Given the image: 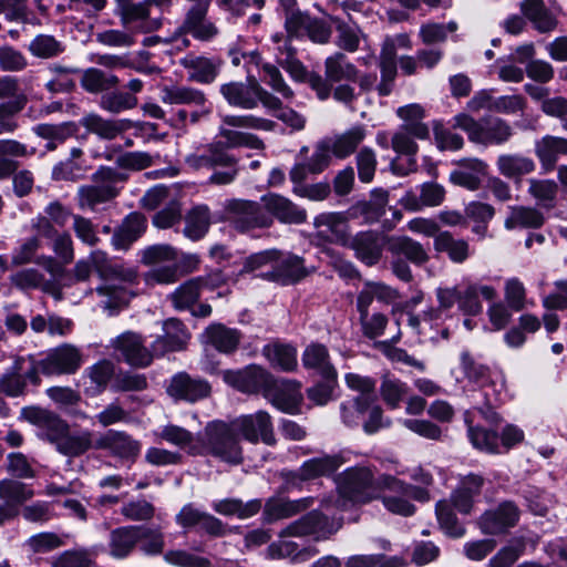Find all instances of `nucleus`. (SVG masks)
Masks as SVG:
<instances>
[{"instance_id":"33","label":"nucleus","mask_w":567,"mask_h":567,"mask_svg":"<svg viewBox=\"0 0 567 567\" xmlns=\"http://www.w3.org/2000/svg\"><path fill=\"white\" fill-rule=\"evenodd\" d=\"M146 218L141 213H131L114 231L112 245L115 249L126 250L145 231Z\"/></svg>"},{"instance_id":"41","label":"nucleus","mask_w":567,"mask_h":567,"mask_svg":"<svg viewBox=\"0 0 567 567\" xmlns=\"http://www.w3.org/2000/svg\"><path fill=\"white\" fill-rule=\"evenodd\" d=\"M445 198V189L442 185L434 182H426L420 186V197L410 193L402 199L405 208L410 210H419L423 206L436 207L440 206Z\"/></svg>"},{"instance_id":"53","label":"nucleus","mask_w":567,"mask_h":567,"mask_svg":"<svg viewBox=\"0 0 567 567\" xmlns=\"http://www.w3.org/2000/svg\"><path fill=\"white\" fill-rule=\"evenodd\" d=\"M205 285L206 280L202 277L185 281L169 296L174 308L177 310L190 309L197 302L200 290Z\"/></svg>"},{"instance_id":"37","label":"nucleus","mask_w":567,"mask_h":567,"mask_svg":"<svg viewBox=\"0 0 567 567\" xmlns=\"http://www.w3.org/2000/svg\"><path fill=\"white\" fill-rule=\"evenodd\" d=\"M359 69L342 52H334L324 60V75L333 83L357 82Z\"/></svg>"},{"instance_id":"1","label":"nucleus","mask_w":567,"mask_h":567,"mask_svg":"<svg viewBox=\"0 0 567 567\" xmlns=\"http://www.w3.org/2000/svg\"><path fill=\"white\" fill-rule=\"evenodd\" d=\"M24 420L39 429L38 436L48 441L62 455L79 457L94 449L93 433L89 430L71 432L69 424L58 414L38 406L21 411Z\"/></svg>"},{"instance_id":"17","label":"nucleus","mask_w":567,"mask_h":567,"mask_svg":"<svg viewBox=\"0 0 567 567\" xmlns=\"http://www.w3.org/2000/svg\"><path fill=\"white\" fill-rule=\"evenodd\" d=\"M518 518L517 506L513 502H504L481 516L480 527L485 535H498L515 526Z\"/></svg>"},{"instance_id":"36","label":"nucleus","mask_w":567,"mask_h":567,"mask_svg":"<svg viewBox=\"0 0 567 567\" xmlns=\"http://www.w3.org/2000/svg\"><path fill=\"white\" fill-rule=\"evenodd\" d=\"M140 526H123L113 529L109 536L110 555L114 558L127 557L140 542Z\"/></svg>"},{"instance_id":"31","label":"nucleus","mask_w":567,"mask_h":567,"mask_svg":"<svg viewBox=\"0 0 567 567\" xmlns=\"http://www.w3.org/2000/svg\"><path fill=\"white\" fill-rule=\"evenodd\" d=\"M123 25L136 24L141 32H153L157 30L162 21L150 17V2H131L117 13Z\"/></svg>"},{"instance_id":"44","label":"nucleus","mask_w":567,"mask_h":567,"mask_svg":"<svg viewBox=\"0 0 567 567\" xmlns=\"http://www.w3.org/2000/svg\"><path fill=\"white\" fill-rule=\"evenodd\" d=\"M388 250L392 255L404 256L415 265H423L429 260V255L423 246L408 236L388 238Z\"/></svg>"},{"instance_id":"24","label":"nucleus","mask_w":567,"mask_h":567,"mask_svg":"<svg viewBox=\"0 0 567 567\" xmlns=\"http://www.w3.org/2000/svg\"><path fill=\"white\" fill-rule=\"evenodd\" d=\"M185 164L193 171L229 166L235 157L224 152L219 144H208L185 156Z\"/></svg>"},{"instance_id":"9","label":"nucleus","mask_w":567,"mask_h":567,"mask_svg":"<svg viewBox=\"0 0 567 567\" xmlns=\"http://www.w3.org/2000/svg\"><path fill=\"white\" fill-rule=\"evenodd\" d=\"M385 243V236L375 230H363L353 236L341 237V246L353 250L355 258L369 267L381 260Z\"/></svg>"},{"instance_id":"56","label":"nucleus","mask_w":567,"mask_h":567,"mask_svg":"<svg viewBox=\"0 0 567 567\" xmlns=\"http://www.w3.org/2000/svg\"><path fill=\"white\" fill-rule=\"evenodd\" d=\"M338 466V460L333 456L316 457L306 461L296 473H292V476L301 481H309L330 475Z\"/></svg>"},{"instance_id":"23","label":"nucleus","mask_w":567,"mask_h":567,"mask_svg":"<svg viewBox=\"0 0 567 567\" xmlns=\"http://www.w3.org/2000/svg\"><path fill=\"white\" fill-rule=\"evenodd\" d=\"M308 275L303 265V259L296 255L278 256L277 261L270 271H267L262 277L267 280L275 281L281 285L295 284Z\"/></svg>"},{"instance_id":"26","label":"nucleus","mask_w":567,"mask_h":567,"mask_svg":"<svg viewBox=\"0 0 567 567\" xmlns=\"http://www.w3.org/2000/svg\"><path fill=\"white\" fill-rule=\"evenodd\" d=\"M164 334L159 336L152 343L155 355H163L166 352L183 350L189 339L185 326L178 319H168L163 324Z\"/></svg>"},{"instance_id":"59","label":"nucleus","mask_w":567,"mask_h":567,"mask_svg":"<svg viewBox=\"0 0 567 567\" xmlns=\"http://www.w3.org/2000/svg\"><path fill=\"white\" fill-rule=\"evenodd\" d=\"M120 80L112 73L104 72L96 68H89L83 71L81 84L90 93H100L115 87Z\"/></svg>"},{"instance_id":"19","label":"nucleus","mask_w":567,"mask_h":567,"mask_svg":"<svg viewBox=\"0 0 567 567\" xmlns=\"http://www.w3.org/2000/svg\"><path fill=\"white\" fill-rule=\"evenodd\" d=\"M210 391L212 386L206 380L192 378L185 372L174 375L167 388L171 396L187 402L203 400L210 394Z\"/></svg>"},{"instance_id":"15","label":"nucleus","mask_w":567,"mask_h":567,"mask_svg":"<svg viewBox=\"0 0 567 567\" xmlns=\"http://www.w3.org/2000/svg\"><path fill=\"white\" fill-rule=\"evenodd\" d=\"M112 347L120 352L123 360L133 367L145 368L150 365L155 357L153 349L150 350L141 334L133 331H125L112 340Z\"/></svg>"},{"instance_id":"47","label":"nucleus","mask_w":567,"mask_h":567,"mask_svg":"<svg viewBox=\"0 0 567 567\" xmlns=\"http://www.w3.org/2000/svg\"><path fill=\"white\" fill-rule=\"evenodd\" d=\"M367 130L363 125H355L334 137L330 152L338 158H347L355 152L364 141Z\"/></svg>"},{"instance_id":"58","label":"nucleus","mask_w":567,"mask_h":567,"mask_svg":"<svg viewBox=\"0 0 567 567\" xmlns=\"http://www.w3.org/2000/svg\"><path fill=\"white\" fill-rule=\"evenodd\" d=\"M78 205L81 209L96 210L99 205L115 198L112 188H101L99 185H84L78 190Z\"/></svg>"},{"instance_id":"39","label":"nucleus","mask_w":567,"mask_h":567,"mask_svg":"<svg viewBox=\"0 0 567 567\" xmlns=\"http://www.w3.org/2000/svg\"><path fill=\"white\" fill-rule=\"evenodd\" d=\"M379 68L381 80L377 90L381 96H388L393 90L398 74L396 56L391 42H383L382 44L379 56Z\"/></svg>"},{"instance_id":"10","label":"nucleus","mask_w":567,"mask_h":567,"mask_svg":"<svg viewBox=\"0 0 567 567\" xmlns=\"http://www.w3.org/2000/svg\"><path fill=\"white\" fill-rule=\"evenodd\" d=\"M162 102L165 104L186 105L192 109L190 123H197L200 117L210 113V104L206 94L187 85H169L162 89Z\"/></svg>"},{"instance_id":"57","label":"nucleus","mask_w":567,"mask_h":567,"mask_svg":"<svg viewBox=\"0 0 567 567\" xmlns=\"http://www.w3.org/2000/svg\"><path fill=\"white\" fill-rule=\"evenodd\" d=\"M210 226V212L205 205L196 206L185 217L184 235L192 240L203 238Z\"/></svg>"},{"instance_id":"28","label":"nucleus","mask_w":567,"mask_h":567,"mask_svg":"<svg viewBox=\"0 0 567 567\" xmlns=\"http://www.w3.org/2000/svg\"><path fill=\"white\" fill-rule=\"evenodd\" d=\"M312 503L313 499L311 497L295 501L285 497H270L264 506V522L270 524L276 520L289 518L308 509Z\"/></svg>"},{"instance_id":"25","label":"nucleus","mask_w":567,"mask_h":567,"mask_svg":"<svg viewBox=\"0 0 567 567\" xmlns=\"http://www.w3.org/2000/svg\"><path fill=\"white\" fill-rule=\"evenodd\" d=\"M115 377V365L112 361L103 359L87 367L82 374L84 393L87 396H96L103 393L113 382Z\"/></svg>"},{"instance_id":"38","label":"nucleus","mask_w":567,"mask_h":567,"mask_svg":"<svg viewBox=\"0 0 567 567\" xmlns=\"http://www.w3.org/2000/svg\"><path fill=\"white\" fill-rule=\"evenodd\" d=\"M302 363L307 369L316 370L324 380L336 381L337 371L329 359L328 349L319 343L308 346L302 354Z\"/></svg>"},{"instance_id":"61","label":"nucleus","mask_w":567,"mask_h":567,"mask_svg":"<svg viewBox=\"0 0 567 567\" xmlns=\"http://www.w3.org/2000/svg\"><path fill=\"white\" fill-rule=\"evenodd\" d=\"M435 514L441 529L450 537L460 538L465 534V528L458 522L452 505L446 499L436 503Z\"/></svg>"},{"instance_id":"42","label":"nucleus","mask_w":567,"mask_h":567,"mask_svg":"<svg viewBox=\"0 0 567 567\" xmlns=\"http://www.w3.org/2000/svg\"><path fill=\"white\" fill-rule=\"evenodd\" d=\"M399 298L392 287L380 281H367L357 297V309H369L374 300L390 305Z\"/></svg>"},{"instance_id":"2","label":"nucleus","mask_w":567,"mask_h":567,"mask_svg":"<svg viewBox=\"0 0 567 567\" xmlns=\"http://www.w3.org/2000/svg\"><path fill=\"white\" fill-rule=\"evenodd\" d=\"M198 454L212 455L225 463H243V447L231 422L214 420L198 434Z\"/></svg>"},{"instance_id":"7","label":"nucleus","mask_w":567,"mask_h":567,"mask_svg":"<svg viewBox=\"0 0 567 567\" xmlns=\"http://www.w3.org/2000/svg\"><path fill=\"white\" fill-rule=\"evenodd\" d=\"M379 476L374 477L368 467H352L343 472L339 480L342 497L358 504L378 498Z\"/></svg>"},{"instance_id":"12","label":"nucleus","mask_w":567,"mask_h":567,"mask_svg":"<svg viewBox=\"0 0 567 567\" xmlns=\"http://www.w3.org/2000/svg\"><path fill=\"white\" fill-rule=\"evenodd\" d=\"M264 396L278 410L296 414L302 402L301 383L296 380L276 379L271 374V381L265 388Z\"/></svg>"},{"instance_id":"5","label":"nucleus","mask_w":567,"mask_h":567,"mask_svg":"<svg viewBox=\"0 0 567 567\" xmlns=\"http://www.w3.org/2000/svg\"><path fill=\"white\" fill-rule=\"evenodd\" d=\"M224 220L240 234L271 227V218L262 208L261 202L230 198L224 203Z\"/></svg>"},{"instance_id":"48","label":"nucleus","mask_w":567,"mask_h":567,"mask_svg":"<svg viewBox=\"0 0 567 567\" xmlns=\"http://www.w3.org/2000/svg\"><path fill=\"white\" fill-rule=\"evenodd\" d=\"M262 354L269 361L271 367L285 372H291L298 365L297 350L289 344L278 342L269 343L264 347Z\"/></svg>"},{"instance_id":"51","label":"nucleus","mask_w":567,"mask_h":567,"mask_svg":"<svg viewBox=\"0 0 567 567\" xmlns=\"http://www.w3.org/2000/svg\"><path fill=\"white\" fill-rule=\"evenodd\" d=\"M317 549L308 547L299 549L292 540L279 539L267 547V557L270 559L291 558L293 561L307 560L317 555Z\"/></svg>"},{"instance_id":"46","label":"nucleus","mask_w":567,"mask_h":567,"mask_svg":"<svg viewBox=\"0 0 567 567\" xmlns=\"http://www.w3.org/2000/svg\"><path fill=\"white\" fill-rule=\"evenodd\" d=\"M260 499H250L243 502L239 498H225L213 503V509L225 516H237L239 519H246L255 516L261 509Z\"/></svg>"},{"instance_id":"40","label":"nucleus","mask_w":567,"mask_h":567,"mask_svg":"<svg viewBox=\"0 0 567 567\" xmlns=\"http://www.w3.org/2000/svg\"><path fill=\"white\" fill-rule=\"evenodd\" d=\"M496 166L501 175L515 182H519L524 175L536 168L535 162L522 154H502L497 157Z\"/></svg>"},{"instance_id":"43","label":"nucleus","mask_w":567,"mask_h":567,"mask_svg":"<svg viewBox=\"0 0 567 567\" xmlns=\"http://www.w3.org/2000/svg\"><path fill=\"white\" fill-rule=\"evenodd\" d=\"M50 79L45 83V89L51 93L69 92L75 86V78L80 70L63 63H51L48 69Z\"/></svg>"},{"instance_id":"34","label":"nucleus","mask_w":567,"mask_h":567,"mask_svg":"<svg viewBox=\"0 0 567 567\" xmlns=\"http://www.w3.org/2000/svg\"><path fill=\"white\" fill-rule=\"evenodd\" d=\"M535 154L546 171H553L560 155H567V138L545 135L535 142Z\"/></svg>"},{"instance_id":"13","label":"nucleus","mask_w":567,"mask_h":567,"mask_svg":"<svg viewBox=\"0 0 567 567\" xmlns=\"http://www.w3.org/2000/svg\"><path fill=\"white\" fill-rule=\"evenodd\" d=\"M223 380L243 393L264 394L265 388L271 381V373L260 365L249 364L243 369L223 371Z\"/></svg>"},{"instance_id":"63","label":"nucleus","mask_w":567,"mask_h":567,"mask_svg":"<svg viewBox=\"0 0 567 567\" xmlns=\"http://www.w3.org/2000/svg\"><path fill=\"white\" fill-rule=\"evenodd\" d=\"M218 135L225 140L227 148L248 147L251 150H262L265 147L264 142L254 134L235 131L229 126L220 124L218 128Z\"/></svg>"},{"instance_id":"6","label":"nucleus","mask_w":567,"mask_h":567,"mask_svg":"<svg viewBox=\"0 0 567 567\" xmlns=\"http://www.w3.org/2000/svg\"><path fill=\"white\" fill-rule=\"evenodd\" d=\"M28 381L33 385L40 384L38 361L33 355H17L11 367L0 375V394L22 396L25 394Z\"/></svg>"},{"instance_id":"52","label":"nucleus","mask_w":567,"mask_h":567,"mask_svg":"<svg viewBox=\"0 0 567 567\" xmlns=\"http://www.w3.org/2000/svg\"><path fill=\"white\" fill-rule=\"evenodd\" d=\"M66 50L65 44L51 34H37L28 44V51L34 58L51 60L62 55Z\"/></svg>"},{"instance_id":"64","label":"nucleus","mask_w":567,"mask_h":567,"mask_svg":"<svg viewBox=\"0 0 567 567\" xmlns=\"http://www.w3.org/2000/svg\"><path fill=\"white\" fill-rule=\"evenodd\" d=\"M323 525V516L317 512L312 511L307 515L302 516L298 520L288 525L285 529L279 534L280 538L287 536H306L313 533H317L321 526Z\"/></svg>"},{"instance_id":"45","label":"nucleus","mask_w":567,"mask_h":567,"mask_svg":"<svg viewBox=\"0 0 567 567\" xmlns=\"http://www.w3.org/2000/svg\"><path fill=\"white\" fill-rule=\"evenodd\" d=\"M94 293L99 298V307L111 312L120 310L126 306L130 300L128 292L122 286H117L107 281L99 286L95 291L89 290L86 292V295L91 296Z\"/></svg>"},{"instance_id":"27","label":"nucleus","mask_w":567,"mask_h":567,"mask_svg":"<svg viewBox=\"0 0 567 567\" xmlns=\"http://www.w3.org/2000/svg\"><path fill=\"white\" fill-rule=\"evenodd\" d=\"M519 9L525 19L539 33L554 32L558 27L557 16L547 8L544 0H523Z\"/></svg>"},{"instance_id":"60","label":"nucleus","mask_w":567,"mask_h":567,"mask_svg":"<svg viewBox=\"0 0 567 567\" xmlns=\"http://www.w3.org/2000/svg\"><path fill=\"white\" fill-rule=\"evenodd\" d=\"M277 62L282 66L296 81H305L307 70L303 64L296 58V49L291 45L289 39L285 40L277 48Z\"/></svg>"},{"instance_id":"20","label":"nucleus","mask_w":567,"mask_h":567,"mask_svg":"<svg viewBox=\"0 0 567 567\" xmlns=\"http://www.w3.org/2000/svg\"><path fill=\"white\" fill-rule=\"evenodd\" d=\"M186 70L187 79L200 84L213 83L219 74L221 62L215 58L188 53L179 60Z\"/></svg>"},{"instance_id":"32","label":"nucleus","mask_w":567,"mask_h":567,"mask_svg":"<svg viewBox=\"0 0 567 567\" xmlns=\"http://www.w3.org/2000/svg\"><path fill=\"white\" fill-rule=\"evenodd\" d=\"M203 338L206 344L212 346L218 352L229 354L237 350L241 333L237 329L214 323L205 329Z\"/></svg>"},{"instance_id":"49","label":"nucleus","mask_w":567,"mask_h":567,"mask_svg":"<svg viewBox=\"0 0 567 567\" xmlns=\"http://www.w3.org/2000/svg\"><path fill=\"white\" fill-rule=\"evenodd\" d=\"M357 216L352 207L348 212L323 213L315 218L316 227H326L334 237L336 243L341 245V237H348V221Z\"/></svg>"},{"instance_id":"50","label":"nucleus","mask_w":567,"mask_h":567,"mask_svg":"<svg viewBox=\"0 0 567 567\" xmlns=\"http://www.w3.org/2000/svg\"><path fill=\"white\" fill-rule=\"evenodd\" d=\"M509 215L505 219L506 229L515 228H539L544 225V215L534 207L509 206Z\"/></svg>"},{"instance_id":"21","label":"nucleus","mask_w":567,"mask_h":567,"mask_svg":"<svg viewBox=\"0 0 567 567\" xmlns=\"http://www.w3.org/2000/svg\"><path fill=\"white\" fill-rule=\"evenodd\" d=\"M176 522L184 528H199L210 536L219 537L226 534L224 524L217 517L202 512L192 504L185 505L176 515Z\"/></svg>"},{"instance_id":"4","label":"nucleus","mask_w":567,"mask_h":567,"mask_svg":"<svg viewBox=\"0 0 567 567\" xmlns=\"http://www.w3.org/2000/svg\"><path fill=\"white\" fill-rule=\"evenodd\" d=\"M453 127L464 131L471 142L485 146L503 145L514 134L511 124L501 117H484L476 121L465 113L453 117Z\"/></svg>"},{"instance_id":"18","label":"nucleus","mask_w":567,"mask_h":567,"mask_svg":"<svg viewBox=\"0 0 567 567\" xmlns=\"http://www.w3.org/2000/svg\"><path fill=\"white\" fill-rule=\"evenodd\" d=\"M210 7H202L196 10H187L179 30L202 42H209L219 34V29L208 18Z\"/></svg>"},{"instance_id":"35","label":"nucleus","mask_w":567,"mask_h":567,"mask_svg":"<svg viewBox=\"0 0 567 567\" xmlns=\"http://www.w3.org/2000/svg\"><path fill=\"white\" fill-rule=\"evenodd\" d=\"M41 247V240L38 236H31L23 239L18 247H16L11 255L12 266H23L27 264L35 262L43 265L47 270L54 272V259L52 257H37V252Z\"/></svg>"},{"instance_id":"62","label":"nucleus","mask_w":567,"mask_h":567,"mask_svg":"<svg viewBox=\"0 0 567 567\" xmlns=\"http://www.w3.org/2000/svg\"><path fill=\"white\" fill-rule=\"evenodd\" d=\"M558 193V185L551 179H528V194L545 208H553L555 206Z\"/></svg>"},{"instance_id":"30","label":"nucleus","mask_w":567,"mask_h":567,"mask_svg":"<svg viewBox=\"0 0 567 567\" xmlns=\"http://www.w3.org/2000/svg\"><path fill=\"white\" fill-rule=\"evenodd\" d=\"M457 165L460 168L451 173L450 181L468 190L478 189L487 165L478 158H463L457 162Z\"/></svg>"},{"instance_id":"29","label":"nucleus","mask_w":567,"mask_h":567,"mask_svg":"<svg viewBox=\"0 0 567 567\" xmlns=\"http://www.w3.org/2000/svg\"><path fill=\"white\" fill-rule=\"evenodd\" d=\"M81 126H83L89 133L97 135L103 140H114L123 132L132 127L130 120H112L104 118L96 113H90L84 115L80 120Z\"/></svg>"},{"instance_id":"22","label":"nucleus","mask_w":567,"mask_h":567,"mask_svg":"<svg viewBox=\"0 0 567 567\" xmlns=\"http://www.w3.org/2000/svg\"><path fill=\"white\" fill-rule=\"evenodd\" d=\"M258 81L250 76L247 82H228L220 85L219 92L227 103L235 107L252 110L257 107V87Z\"/></svg>"},{"instance_id":"16","label":"nucleus","mask_w":567,"mask_h":567,"mask_svg":"<svg viewBox=\"0 0 567 567\" xmlns=\"http://www.w3.org/2000/svg\"><path fill=\"white\" fill-rule=\"evenodd\" d=\"M141 443L122 431L110 430L94 441L95 450H105L112 456L134 462L141 453Z\"/></svg>"},{"instance_id":"3","label":"nucleus","mask_w":567,"mask_h":567,"mask_svg":"<svg viewBox=\"0 0 567 567\" xmlns=\"http://www.w3.org/2000/svg\"><path fill=\"white\" fill-rule=\"evenodd\" d=\"M431 498L429 489L406 483L391 474L379 475L378 498L392 514L412 516L415 506L411 499L425 503Z\"/></svg>"},{"instance_id":"54","label":"nucleus","mask_w":567,"mask_h":567,"mask_svg":"<svg viewBox=\"0 0 567 567\" xmlns=\"http://www.w3.org/2000/svg\"><path fill=\"white\" fill-rule=\"evenodd\" d=\"M434 248L439 252H446L456 264L464 262L470 256V245L464 239H455L449 231L439 233L434 238Z\"/></svg>"},{"instance_id":"11","label":"nucleus","mask_w":567,"mask_h":567,"mask_svg":"<svg viewBox=\"0 0 567 567\" xmlns=\"http://www.w3.org/2000/svg\"><path fill=\"white\" fill-rule=\"evenodd\" d=\"M83 359L79 348L70 343H63L38 361V371L45 375L74 374L82 365Z\"/></svg>"},{"instance_id":"55","label":"nucleus","mask_w":567,"mask_h":567,"mask_svg":"<svg viewBox=\"0 0 567 567\" xmlns=\"http://www.w3.org/2000/svg\"><path fill=\"white\" fill-rule=\"evenodd\" d=\"M398 116L403 120V126L412 132L414 138L426 140L430 136V130L422 122L424 110L419 104L401 106L396 111Z\"/></svg>"},{"instance_id":"14","label":"nucleus","mask_w":567,"mask_h":567,"mask_svg":"<svg viewBox=\"0 0 567 567\" xmlns=\"http://www.w3.org/2000/svg\"><path fill=\"white\" fill-rule=\"evenodd\" d=\"M260 202L264 212L271 218V226L275 219L281 224L290 225H299L307 220L306 209L284 195L267 193L260 197Z\"/></svg>"},{"instance_id":"8","label":"nucleus","mask_w":567,"mask_h":567,"mask_svg":"<svg viewBox=\"0 0 567 567\" xmlns=\"http://www.w3.org/2000/svg\"><path fill=\"white\" fill-rule=\"evenodd\" d=\"M238 437L257 444L259 441L267 445H275L276 437L271 416L266 411H257L251 414H244L230 421Z\"/></svg>"}]
</instances>
